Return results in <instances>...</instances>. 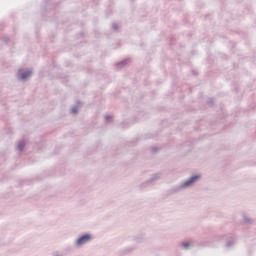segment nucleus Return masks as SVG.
I'll return each mask as SVG.
<instances>
[{"instance_id": "20", "label": "nucleus", "mask_w": 256, "mask_h": 256, "mask_svg": "<svg viewBox=\"0 0 256 256\" xmlns=\"http://www.w3.org/2000/svg\"><path fill=\"white\" fill-rule=\"evenodd\" d=\"M77 103H81V101L78 100Z\"/></svg>"}, {"instance_id": "7", "label": "nucleus", "mask_w": 256, "mask_h": 256, "mask_svg": "<svg viewBox=\"0 0 256 256\" xmlns=\"http://www.w3.org/2000/svg\"><path fill=\"white\" fill-rule=\"evenodd\" d=\"M23 149H25V139L18 142V150L23 151Z\"/></svg>"}, {"instance_id": "15", "label": "nucleus", "mask_w": 256, "mask_h": 256, "mask_svg": "<svg viewBox=\"0 0 256 256\" xmlns=\"http://www.w3.org/2000/svg\"><path fill=\"white\" fill-rule=\"evenodd\" d=\"M133 251V248L129 247L123 250V253H131Z\"/></svg>"}, {"instance_id": "11", "label": "nucleus", "mask_w": 256, "mask_h": 256, "mask_svg": "<svg viewBox=\"0 0 256 256\" xmlns=\"http://www.w3.org/2000/svg\"><path fill=\"white\" fill-rule=\"evenodd\" d=\"M72 113H73L74 115H77V113H79V108H77V106H73V107H72Z\"/></svg>"}, {"instance_id": "13", "label": "nucleus", "mask_w": 256, "mask_h": 256, "mask_svg": "<svg viewBox=\"0 0 256 256\" xmlns=\"http://www.w3.org/2000/svg\"><path fill=\"white\" fill-rule=\"evenodd\" d=\"M112 119H113V116H111V115H106V117H105L106 123H109Z\"/></svg>"}, {"instance_id": "10", "label": "nucleus", "mask_w": 256, "mask_h": 256, "mask_svg": "<svg viewBox=\"0 0 256 256\" xmlns=\"http://www.w3.org/2000/svg\"><path fill=\"white\" fill-rule=\"evenodd\" d=\"M190 243L189 242H183L182 244H181V247H184V249H189V247H190Z\"/></svg>"}, {"instance_id": "1", "label": "nucleus", "mask_w": 256, "mask_h": 256, "mask_svg": "<svg viewBox=\"0 0 256 256\" xmlns=\"http://www.w3.org/2000/svg\"><path fill=\"white\" fill-rule=\"evenodd\" d=\"M200 177L201 176L199 174H195V175L191 176L189 179L182 182L178 186L172 187L170 189V193H172V194L179 193L182 191V189H187V187H191V185H193V183H195V181H197V179H199Z\"/></svg>"}, {"instance_id": "18", "label": "nucleus", "mask_w": 256, "mask_h": 256, "mask_svg": "<svg viewBox=\"0 0 256 256\" xmlns=\"http://www.w3.org/2000/svg\"><path fill=\"white\" fill-rule=\"evenodd\" d=\"M66 251H69V252H71V251H73V248H71V247H68V248L66 249Z\"/></svg>"}, {"instance_id": "12", "label": "nucleus", "mask_w": 256, "mask_h": 256, "mask_svg": "<svg viewBox=\"0 0 256 256\" xmlns=\"http://www.w3.org/2000/svg\"><path fill=\"white\" fill-rule=\"evenodd\" d=\"M244 223H249V224H251V223H253V220H252L251 218L245 216V217H244Z\"/></svg>"}, {"instance_id": "9", "label": "nucleus", "mask_w": 256, "mask_h": 256, "mask_svg": "<svg viewBox=\"0 0 256 256\" xmlns=\"http://www.w3.org/2000/svg\"><path fill=\"white\" fill-rule=\"evenodd\" d=\"M112 29H113V31L118 32V31H119V24L113 23V24H112Z\"/></svg>"}, {"instance_id": "3", "label": "nucleus", "mask_w": 256, "mask_h": 256, "mask_svg": "<svg viewBox=\"0 0 256 256\" xmlns=\"http://www.w3.org/2000/svg\"><path fill=\"white\" fill-rule=\"evenodd\" d=\"M18 75L21 81H27V79L31 77V75H33V71L32 70L23 71V69H19Z\"/></svg>"}, {"instance_id": "16", "label": "nucleus", "mask_w": 256, "mask_h": 256, "mask_svg": "<svg viewBox=\"0 0 256 256\" xmlns=\"http://www.w3.org/2000/svg\"><path fill=\"white\" fill-rule=\"evenodd\" d=\"M4 43H6V45L9 43V36H4Z\"/></svg>"}, {"instance_id": "14", "label": "nucleus", "mask_w": 256, "mask_h": 256, "mask_svg": "<svg viewBox=\"0 0 256 256\" xmlns=\"http://www.w3.org/2000/svg\"><path fill=\"white\" fill-rule=\"evenodd\" d=\"M151 151H152V153H157V151H159V147L154 146L151 148Z\"/></svg>"}, {"instance_id": "19", "label": "nucleus", "mask_w": 256, "mask_h": 256, "mask_svg": "<svg viewBox=\"0 0 256 256\" xmlns=\"http://www.w3.org/2000/svg\"><path fill=\"white\" fill-rule=\"evenodd\" d=\"M193 75H197V73L195 71H192Z\"/></svg>"}, {"instance_id": "8", "label": "nucleus", "mask_w": 256, "mask_h": 256, "mask_svg": "<svg viewBox=\"0 0 256 256\" xmlns=\"http://www.w3.org/2000/svg\"><path fill=\"white\" fill-rule=\"evenodd\" d=\"M207 104L209 107H213V105H215V98H209Z\"/></svg>"}, {"instance_id": "4", "label": "nucleus", "mask_w": 256, "mask_h": 256, "mask_svg": "<svg viewBox=\"0 0 256 256\" xmlns=\"http://www.w3.org/2000/svg\"><path fill=\"white\" fill-rule=\"evenodd\" d=\"M235 243H237V236L232 235L231 238L226 242L225 247L227 249L233 247V245H235Z\"/></svg>"}, {"instance_id": "17", "label": "nucleus", "mask_w": 256, "mask_h": 256, "mask_svg": "<svg viewBox=\"0 0 256 256\" xmlns=\"http://www.w3.org/2000/svg\"><path fill=\"white\" fill-rule=\"evenodd\" d=\"M63 255H64L63 253H59V252L54 253V256H63Z\"/></svg>"}, {"instance_id": "6", "label": "nucleus", "mask_w": 256, "mask_h": 256, "mask_svg": "<svg viewBox=\"0 0 256 256\" xmlns=\"http://www.w3.org/2000/svg\"><path fill=\"white\" fill-rule=\"evenodd\" d=\"M160 177H161V173H156L152 175V177L148 179L146 183H153V181H157V179H159Z\"/></svg>"}, {"instance_id": "5", "label": "nucleus", "mask_w": 256, "mask_h": 256, "mask_svg": "<svg viewBox=\"0 0 256 256\" xmlns=\"http://www.w3.org/2000/svg\"><path fill=\"white\" fill-rule=\"evenodd\" d=\"M129 63L128 59H124L118 63L115 64V67H117V69H123V67H125V65H127Z\"/></svg>"}, {"instance_id": "2", "label": "nucleus", "mask_w": 256, "mask_h": 256, "mask_svg": "<svg viewBox=\"0 0 256 256\" xmlns=\"http://www.w3.org/2000/svg\"><path fill=\"white\" fill-rule=\"evenodd\" d=\"M92 235L89 233L82 234L79 236L75 242L76 247H81V245H85V243H89L92 239Z\"/></svg>"}]
</instances>
